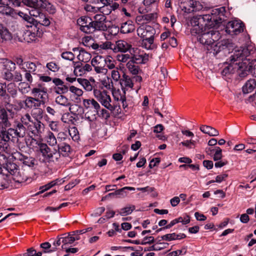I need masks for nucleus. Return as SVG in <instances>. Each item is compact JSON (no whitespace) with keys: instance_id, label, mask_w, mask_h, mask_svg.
<instances>
[{"instance_id":"1","label":"nucleus","mask_w":256,"mask_h":256,"mask_svg":"<svg viewBox=\"0 0 256 256\" xmlns=\"http://www.w3.org/2000/svg\"><path fill=\"white\" fill-rule=\"evenodd\" d=\"M212 16L210 14L198 15L194 16L190 22L192 28L190 32L192 35L197 36V39L202 44L210 46L214 51L218 46V41L220 38L218 31L208 28L214 26V24L210 23Z\"/></svg>"},{"instance_id":"2","label":"nucleus","mask_w":256,"mask_h":256,"mask_svg":"<svg viewBox=\"0 0 256 256\" xmlns=\"http://www.w3.org/2000/svg\"><path fill=\"white\" fill-rule=\"evenodd\" d=\"M254 52L255 49L252 46H248L235 50L234 54L230 56V61L236 62L235 68L240 77L244 78L250 71H252L250 59L247 58V57L253 54Z\"/></svg>"},{"instance_id":"3","label":"nucleus","mask_w":256,"mask_h":256,"mask_svg":"<svg viewBox=\"0 0 256 256\" xmlns=\"http://www.w3.org/2000/svg\"><path fill=\"white\" fill-rule=\"evenodd\" d=\"M3 78L11 82H18L22 80V76L18 70H15L16 64L12 60H6L4 62Z\"/></svg>"},{"instance_id":"4","label":"nucleus","mask_w":256,"mask_h":256,"mask_svg":"<svg viewBox=\"0 0 256 256\" xmlns=\"http://www.w3.org/2000/svg\"><path fill=\"white\" fill-rule=\"evenodd\" d=\"M94 94L96 100L106 108L110 111L115 110L116 107L111 104V98L106 90H103L102 91L94 88Z\"/></svg>"},{"instance_id":"5","label":"nucleus","mask_w":256,"mask_h":256,"mask_svg":"<svg viewBox=\"0 0 256 256\" xmlns=\"http://www.w3.org/2000/svg\"><path fill=\"white\" fill-rule=\"evenodd\" d=\"M42 156L49 162H57L60 160V154L57 150H51L46 144L40 143L38 144Z\"/></svg>"},{"instance_id":"6","label":"nucleus","mask_w":256,"mask_h":256,"mask_svg":"<svg viewBox=\"0 0 256 256\" xmlns=\"http://www.w3.org/2000/svg\"><path fill=\"white\" fill-rule=\"evenodd\" d=\"M33 88L31 89V94L38 99L42 104H44L48 97L47 88L42 83L32 84Z\"/></svg>"},{"instance_id":"7","label":"nucleus","mask_w":256,"mask_h":256,"mask_svg":"<svg viewBox=\"0 0 256 256\" xmlns=\"http://www.w3.org/2000/svg\"><path fill=\"white\" fill-rule=\"evenodd\" d=\"M154 30L148 25H142L137 29L138 35L144 39H146L150 44L154 43Z\"/></svg>"},{"instance_id":"8","label":"nucleus","mask_w":256,"mask_h":256,"mask_svg":"<svg viewBox=\"0 0 256 256\" xmlns=\"http://www.w3.org/2000/svg\"><path fill=\"white\" fill-rule=\"evenodd\" d=\"M105 64L104 56L100 55L94 56L91 60L92 66L97 74H106L108 73V70L105 67Z\"/></svg>"},{"instance_id":"9","label":"nucleus","mask_w":256,"mask_h":256,"mask_svg":"<svg viewBox=\"0 0 256 256\" xmlns=\"http://www.w3.org/2000/svg\"><path fill=\"white\" fill-rule=\"evenodd\" d=\"M244 24L240 20H233L228 22L226 31L228 34L238 35L244 31Z\"/></svg>"},{"instance_id":"10","label":"nucleus","mask_w":256,"mask_h":256,"mask_svg":"<svg viewBox=\"0 0 256 256\" xmlns=\"http://www.w3.org/2000/svg\"><path fill=\"white\" fill-rule=\"evenodd\" d=\"M77 23L81 31L87 34L94 32L92 20L90 18L82 16L78 20Z\"/></svg>"},{"instance_id":"11","label":"nucleus","mask_w":256,"mask_h":256,"mask_svg":"<svg viewBox=\"0 0 256 256\" xmlns=\"http://www.w3.org/2000/svg\"><path fill=\"white\" fill-rule=\"evenodd\" d=\"M92 21L94 32L96 30L106 31L107 30L106 26V16L104 14H97L94 17Z\"/></svg>"},{"instance_id":"12","label":"nucleus","mask_w":256,"mask_h":256,"mask_svg":"<svg viewBox=\"0 0 256 256\" xmlns=\"http://www.w3.org/2000/svg\"><path fill=\"white\" fill-rule=\"evenodd\" d=\"M28 130L34 136H39L44 132V125L40 120L36 119L28 125Z\"/></svg>"},{"instance_id":"13","label":"nucleus","mask_w":256,"mask_h":256,"mask_svg":"<svg viewBox=\"0 0 256 256\" xmlns=\"http://www.w3.org/2000/svg\"><path fill=\"white\" fill-rule=\"evenodd\" d=\"M12 157L16 160L20 161L25 166L29 167L33 166L34 164L35 160L34 158L24 156L19 152H14Z\"/></svg>"},{"instance_id":"14","label":"nucleus","mask_w":256,"mask_h":256,"mask_svg":"<svg viewBox=\"0 0 256 256\" xmlns=\"http://www.w3.org/2000/svg\"><path fill=\"white\" fill-rule=\"evenodd\" d=\"M10 4H12V2L8 0H6L0 4V13L14 17L16 14V12L8 6Z\"/></svg>"},{"instance_id":"15","label":"nucleus","mask_w":256,"mask_h":256,"mask_svg":"<svg viewBox=\"0 0 256 256\" xmlns=\"http://www.w3.org/2000/svg\"><path fill=\"white\" fill-rule=\"evenodd\" d=\"M132 48V45L124 40H118L116 42L112 48L114 52H126Z\"/></svg>"},{"instance_id":"16","label":"nucleus","mask_w":256,"mask_h":256,"mask_svg":"<svg viewBox=\"0 0 256 256\" xmlns=\"http://www.w3.org/2000/svg\"><path fill=\"white\" fill-rule=\"evenodd\" d=\"M256 90L254 94L250 97L256 96V78L248 80L242 87V92L244 94L251 92Z\"/></svg>"},{"instance_id":"17","label":"nucleus","mask_w":256,"mask_h":256,"mask_svg":"<svg viewBox=\"0 0 256 256\" xmlns=\"http://www.w3.org/2000/svg\"><path fill=\"white\" fill-rule=\"evenodd\" d=\"M126 190H134L135 188L134 187L125 186L116 190L113 192L109 193L108 196L116 198H123L126 197L127 195Z\"/></svg>"},{"instance_id":"18","label":"nucleus","mask_w":256,"mask_h":256,"mask_svg":"<svg viewBox=\"0 0 256 256\" xmlns=\"http://www.w3.org/2000/svg\"><path fill=\"white\" fill-rule=\"evenodd\" d=\"M12 140V137L8 134V130H2L0 134V142L2 145V151L4 150L8 147V143L10 140Z\"/></svg>"},{"instance_id":"19","label":"nucleus","mask_w":256,"mask_h":256,"mask_svg":"<svg viewBox=\"0 0 256 256\" xmlns=\"http://www.w3.org/2000/svg\"><path fill=\"white\" fill-rule=\"evenodd\" d=\"M25 107L28 108H37L40 106L42 103L34 96H27L24 101Z\"/></svg>"},{"instance_id":"20","label":"nucleus","mask_w":256,"mask_h":256,"mask_svg":"<svg viewBox=\"0 0 256 256\" xmlns=\"http://www.w3.org/2000/svg\"><path fill=\"white\" fill-rule=\"evenodd\" d=\"M46 0H22V3L30 8H44Z\"/></svg>"},{"instance_id":"21","label":"nucleus","mask_w":256,"mask_h":256,"mask_svg":"<svg viewBox=\"0 0 256 256\" xmlns=\"http://www.w3.org/2000/svg\"><path fill=\"white\" fill-rule=\"evenodd\" d=\"M58 148L57 152H59L60 158V154L64 156H68L71 152L70 146L66 142L59 143Z\"/></svg>"},{"instance_id":"22","label":"nucleus","mask_w":256,"mask_h":256,"mask_svg":"<svg viewBox=\"0 0 256 256\" xmlns=\"http://www.w3.org/2000/svg\"><path fill=\"white\" fill-rule=\"evenodd\" d=\"M225 12V8L224 7H221L220 8H216L214 10H212V12L211 13V14H210L212 16V20L210 22V23L214 24L213 22H214L216 24L218 23V20L215 18L216 16H218V18L219 20H222V16H224Z\"/></svg>"},{"instance_id":"23","label":"nucleus","mask_w":256,"mask_h":256,"mask_svg":"<svg viewBox=\"0 0 256 256\" xmlns=\"http://www.w3.org/2000/svg\"><path fill=\"white\" fill-rule=\"evenodd\" d=\"M6 108L0 106V120L2 126L8 128L10 126V123L8 120V114L6 112Z\"/></svg>"},{"instance_id":"24","label":"nucleus","mask_w":256,"mask_h":256,"mask_svg":"<svg viewBox=\"0 0 256 256\" xmlns=\"http://www.w3.org/2000/svg\"><path fill=\"white\" fill-rule=\"evenodd\" d=\"M83 105L84 107L86 108H94L96 112L100 109V105L94 99H84Z\"/></svg>"},{"instance_id":"25","label":"nucleus","mask_w":256,"mask_h":256,"mask_svg":"<svg viewBox=\"0 0 256 256\" xmlns=\"http://www.w3.org/2000/svg\"><path fill=\"white\" fill-rule=\"evenodd\" d=\"M0 100L2 106L6 108L7 110L10 112L9 108H12V105L10 104L11 98L10 96L7 92L0 96Z\"/></svg>"},{"instance_id":"26","label":"nucleus","mask_w":256,"mask_h":256,"mask_svg":"<svg viewBox=\"0 0 256 256\" xmlns=\"http://www.w3.org/2000/svg\"><path fill=\"white\" fill-rule=\"evenodd\" d=\"M11 38V34L8 28L2 24H0V42H3L10 40Z\"/></svg>"},{"instance_id":"27","label":"nucleus","mask_w":256,"mask_h":256,"mask_svg":"<svg viewBox=\"0 0 256 256\" xmlns=\"http://www.w3.org/2000/svg\"><path fill=\"white\" fill-rule=\"evenodd\" d=\"M200 130L202 132L211 136H216L219 134V132L217 130L208 126H202L200 127Z\"/></svg>"},{"instance_id":"28","label":"nucleus","mask_w":256,"mask_h":256,"mask_svg":"<svg viewBox=\"0 0 256 256\" xmlns=\"http://www.w3.org/2000/svg\"><path fill=\"white\" fill-rule=\"evenodd\" d=\"M125 242L136 244H142L145 245L146 244H151L154 242V238L153 236H145L143 240L140 242L139 240H126Z\"/></svg>"},{"instance_id":"29","label":"nucleus","mask_w":256,"mask_h":256,"mask_svg":"<svg viewBox=\"0 0 256 256\" xmlns=\"http://www.w3.org/2000/svg\"><path fill=\"white\" fill-rule=\"evenodd\" d=\"M134 26L131 21H128L123 23L120 27V32L123 34H128L134 30Z\"/></svg>"},{"instance_id":"30","label":"nucleus","mask_w":256,"mask_h":256,"mask_svg":"<svg viewBox=\"0 0 256 256\" xmlns=\"http://www.w3.org/2000/svg\"><path fill=\"white\" fill-rule=\"evenodd\" d=\"M17 134L18 140L19 138H22L26 135V128L20 122H18L14 128H13Z\"/></svg>"},{"instance_id":"31","label":"nucleus","mask_w":256,"mask_h":256,"mask_svg":"<svg viewBox=\"0 0 256 256\" xmlns=\"http://www.w3.org/2000/svg\"><path fill=\"white\" fill-rule=\"evenodd\" d=\"M126 66L129 72L133 75H137L140 71L139 66L134 64L133 61L129 60L126 64Z\"/></svg>"},{"instance_id":"32","label":"nucleus","mask_w":256,"mask_h":256,"mask_svg":"<svg viewBox=\"0 0 256 256\" xmlns=\"http://www.w3.org/2000/svg\"><path fill=\"white\" fill-rule=\"evenodd\" d=\"M120 83L122 86L124 85L125 87L130 88H132L134 85L132 78L125 74H124L122 76Z\"/></svg>"},{"instance_id":"33","label":"nucleus","mask_w":256,"mask_h":256,"mask_svg":"<svg viewBox=\"0 0 256 256\" xmlns=\"http://www.w3.org/2000/svg\"><path fill=\"white\" fill-rule=\"evenodd\" d=\"M55 102L57 104L65 107L70 106V100L62 94H60L56 96Z\"/></svg>"},{"instance_id":"34","label":"nucleus","mask_w":256,"mask_h":256,"mask_svg":"<svg viewBox=\"0 0 256 256\" xmlns=\"http://www.w3.org/2000/svg\"><path fill=\"white\" fill-rule=\"evenodd\" d=\"M4 168L12 175L16 174L18 172L17 165L11 162H6Z\"/></svg>"},{"instance_id":"35","label":"nucleus","mask_w":256,"mask_h":256,"mask_svg":"<svg viewBox=\"0 0 256 256\" xmlns=\"http://www.w3.org/2000/svg\"><path fill=\"white\" fill-rule=\"evenodd\" d=\"M79 54L78 56V58L79 60L86 62L90 60L91 54L84 50L81 48L79 50Z\"/></svg>"},{"instance_id":"36","label":"nucleus","mask_w":256,"mask_h":256,"mask_svg":"<svg viewBox=\"0 0 256 256\" xmlns=\"http://www.w3.org/2000/svg\"><path fill=\"white\" fill-rule=\"evenodd\" d=\"M6 88L9 94L13 98H16L18 92L15 83L10 82L7 85L6 84Z\"/></svg>"},{"instance_id":"37","label":"nucleus","mask_w":256,"mask_h":256,"mask_svg":"<svg viewBox=\"0 0 256 256\" xmlns=\"http://www.w3.org/2000/svg\"><path fill=\"white\" fill-rule=\"evenodd\" d=\"M232 63L230 64L228 66H226L224 68V70L222 72V74L223 76H226L228 75V74L234 73L236 69L235 68V64L236 63H234L235 62L231 61Z\"/></svg>"},{"instance_id":"38","label":"nucleus","mask_w":256,"mask_h":256,"mask_svg":"<svg viewBox=\"0 0 256 256\" xmlns=\"http://www.w3.org/2000/svg\"><path fill=\"white\" fill-rule=\"evenodd\" d=\"M77 81L86 91L90 92L93 89L92 86L88 80L79 78L77 79Z\"/></svg>"},{"instance_id":"39","label":"nucleus","mask_w":256,"mask_h":256,"mask_svg":"<svg viewBox=\"0 0 256 256\" xmlns=\"http://www.w3.org/2000/svg\"><path fill=\"white\" fill-rule=\"evenodd\" d=\"M135 208L136 206L134 205H130L121 208L119 211V214L122 216H126L131 214Z\"/></svg>"},{"instance_id":"40","label":"nucleus","mask_w":256,"mask_h":256,"mask_svg":"<svg viewBox=\"0 0 256 256\" xmlns=\"http://www.w3.org/2000/svg\"><path fill=\"white\" fill-rule=\"evenodd\" d=\"M46 140L47 143L50 146H54L57 144V138L54 134L50 131L47 133Z\"/></svg>"},{"instance_id":"41","label":"nucleus","mask_w":256,"mask_h":256,"mask_svg":"<svg viewBox=\"0 0 256 256\" xmlns=\"http://www.w3.org/2000/svg\"><path fill=\"white\" fill-rule=\"evenodd\" d=\"M68 107L70 112L74 115H79L83 112L82 108L78 104H72L70 102Z\"/></svg>"},{"instance_id":"42","label":"nucleus","mask_w":256,"mask_h":256,"mask_svg":"<svg viewBox=\"0 0 256 256\" xmlns=\"http://www.w3.org/2000/svg\"><path fill=\"white\" fill-rule=\"evenodd\" d=\"M106 62L105 67L110 70L114 69L116 67V62L113 60L112 58L110 56L104 57Z\"/></svg>"},{"instance_id":"43","label":"nucleus","mask_w":256,"mask_h":256,"mask_svg":"<svg viewBox=\"0 0 256 256\" xmlns=\"http://www.w3.org/2000/svg\"><path fill=\"white\" fill-rule=\"evenodd\" d=\"M37 24H40L41 25L44 26H48L50 24V21L49 19L46 17V16L42 13L38 18H36Z\"/></svg>"},{"instance_id":"44","label":"nucleus","mask_w":256,"mask_h":256,"mask_svg":"<svg viewBox=\"0 0 256 256\" xmlns=\"http://www.w3.org/2000/svg\"><path fill=\"white\" fill-rule=\"evenodd\" d=\"M20 122L21 124H22L23 125H25L27 126V128L28 127V125H30L31 122L33 121L32 120V118L30 114L28 113H26L22 116L20 118Z\"/></svg>"},{"instance_id":"45","label":"nucleus","mask_w":256,"mask_h":256,"mask_svg":"<svg viewBox=\"0 0 256 256\" xmlns=\"http://www.w3.org/2000/svg\"><path fill=\"white\" fill-rule=\"evenodd\" d=\"M9 184L7 176L0 174V190L8 188Z\"/></svg>"},{"instance_id":"46","label":"nucleus","mask_w":256,"mask_h":256,"mask_svg":"<svg viewBox=\"0 0 256 256\" xmlns=\"http://www.w3.org/2000/svg\"><path fill=\"white\" fill-rule=\"evenodd\" d=\"M120 4L118 2H114L110 0L108 6L106 8V10L104 12L106 14H110L112 10H115L119 8Z\"/></svg>"},{"instance_id":"47","label":"nucleus","mask_w":256,"mask_h":256,"mask_svg":"<svg viewBox=\"0 0 256 256\" xmlns=\"http://www.w3.org/2000/svg\"><path fill=\"white\" fill-rule=\"evenodd\" d=\"M32 85L28 83L22 82H20L18 84V90L22 94H26L28 92L30 88Z\"/></svg>"},{"instance_id":"48","label":"nucleus","mask_w":256,"mask_h":256,"mask_svg":"<svg viewBox=\"0 0 256 256\" xmlns=\"http://www.w3.org/2000/svg\"><path fill=\"white\" fill-rule=\"evenodd\" d=\"M111 76L113 80L115 82L120 81V74L119 68L115 67L114 69L111 70Z\"/></svg>"},{"instance_id":"49","label":"nucleus","mask_w":256,"mask_h":256,"mask_svg":"<svg viewBox=\"0 0 256 256\" xmlns=\"http://www.w3.org/2000/svg\"><path fill=\"white\" fill-rule=\"evenodd\" d=\"M24 64H26V68L27 70V72H32V74H36V66L34 62H25Z\"/></svg>"},{"instance_id":"50","label":"nucleus","mask_w":256,"mask_h":256,"mask_svg":"<svg viewBox=\"0 0 256 256\" xmlns=\"http://www.w3.org/2000/svg\"><path fill=\"white\" fill-rule=\"evenodd\" d=\"M68 134L74 140H76L79 138L78 132L75 126H72L68 130Z\"/></svg>"},{"instance_id":"51","label":"nucleus","mask_w":256,"mask_h":256,"mask_svg":"<svg viewBox=\"0 0 256 256\" xmlns=\"http://www.w3.org/2000/svg\"><path fill=\"white\" fill-rule=\"evenodd\" d=\"M46 66L49 70L53 72H58L60 68V66L54 62H48Z\"/></svg>"},{"instance_id":"52","label":"nucleus","mask_w":256,"mask_h":256,"mask_svg":"<svg viewBox=\"0 0 256 256\" xmlns=\"http://www.w3.org/2000/svg\"><path fill=\"white\" fill-rule=\"evenodd\" d=\"M21 70H22L23 72H24V77L25 80L28 82V84L29 83L31 84L33 81L32 76V72H27V70L25 67L21 68Z\"/></svg>"},{"instance_id":"53","label":"nucleus","mask_w":256,"mask_h":256,"mask_svg":"<svg viewBox=\"0 0 256 256\" xmlns=\"http://www.w3.org/2000/svg\"><path fill=\"white\" fill-rule=\"evenodd\" d=\"M31 10H29V14L31 16L38 18V17L42 14L40 12V8H31Z\"/></svg>"},{"instance_id":"54","label":"nucleus","mask_w":256,"mask_h":256,"mask_svg":"<svg viewBox=\"0 0 256 256\" xmlns=\"http://www.w3.org/2000/svg\"><path fill=\"white\" fill-rule=\"evenodd\" d=\"M222 150L218 147H215V152L214 155L213 159L214 161H218L222 158Z\"/></svg>"},{"instance_id":"55","label":"nucleus","mask_w":256,"mask_h":256,"mask_svg":"<svg viewBox=\"0 0 256 256\" xmlns=\"http://www.w3.org/2000/svg\"><path fill=\"white\" fill-rule=\"evenodd\" d=\"M180 144H182L188 148H192L195 147L196 142L192 140H186L181 142Z\"/></svg>"},{"instance_id":"56","label":"nucleus","mask_w":256,"mask_h":256,"mask_svg":"<svg viewBox=\"0 0 256 256\" xmlns=\"http://www.w3.org/2000/svg\"><path fill=\"white\" fill-rule=\"evenodd\" d=\"M74 73L75 75L76 76H80L86 73L84 70L82 66V64L80 65V64H78L75 66L74 70Z\"/></svg>"},{"instance_id":"57","label":"nucleus","mask_w":256,"mask_h":256,"mask_svg":"<svg viewBox=\"0 0 256 256\" xmlns=\"http://www.w3.org/2000/svg\"><path fill=\"white\" fill-rule=\"evenodd\" d=\"M68 134L66 132H59L57 135V140L59 143L65 142L64 141L68 140Z\"/></svg>"},{"instance_id":"58","label":"nucleus","mask_w":256,"mask_h":256,"mask_svg":"<svg viewBox=\"0 0 256 256\" xmlns=\"http://www.w3.org/2000/svg\"><path fill=\"white\" fill-rule=\"evenodd\" d=\"M54 90L56 93L61 94L66 92L68 91V88L64 84L62 86L56 87Z\"/></svg>"},{"instance_id":"59","label":"nucleus","mask_w":256,"mask_h":256,"mask_svg":"<svg viewBox=\"0 0 256 256\" xmlns=\"http://www.w3.org/2000/svg\"><path fill=\"white\" fill-rule=\"evenodd\" d=\"M61 56L62 58L70 61L73 60L74 58V55L70 52H64L62 54Z\"/></svg>"},{"instance_id":"60","label":"nucleus","mask_w":256,"mask_h":256,"mask_svg":"<svg viewBox=\"0 0 256 256\" xmlns=\"http://www.w3.org/2000/svg\"><path fill=\"white\" fill-rule=\"evenodd\" d=\"M75 241V239L74 236L68 234V236L62 238V242L64 245L72 244Z\"/></svg>"},{"instance_id":"61","label":"nucleus","mask_w":256,"mask_h":256,"mask_svg":"<svg viewBox=\"0 0 256 256\" xmlns=\"http://www.w3.org/2000/svg\"><path fill=\"white\" fill-rule=\"evenodd\" d=\"M130 58L128 54H118L116 56V60L122 62H126Z\"/></svg>"},{"instance_id":"62","label":"nucleus","mask_w":256,"mask_h":256,"mask_svg":"<svg viewBox=\"0 0 256 256\" xmlns=\"http://www.w3.org/2000/svg\"><path fill=\"white\" fill-rule=\"evenodd\" d=\"M69 90L71 92L78 96H80L83 94V91L81 89L78 88L74 86H70V87Z\"/></svg>"},{"instance_id":"63","label":"nucleus","mask_w":256,"mask_h":256,"mask_svg":"<svg viewBox=\"0 0 256 256\" xmlns=\"http://www.w3.org/2000/svg\"><path fill=\"white\" fill-rule=\"evenodd\" d=\"M36 34L30 31H27L24 34V39L26 40L28 42L30 41H34L35 40Z\"/></svg>"},{"instance_id":"64","label":"nucleus","mask_w":256,"mask_h":256,"mask_svg":"<svg viewBox=\"0 0 256 256\" xmlns=\"http://www.w3.org/2000/svg\"><path fill=\"white\" fill-rule=\"evenodd\" d=\"M98 110H98L96 114L100 117H101L105 120H107L110 118V114L107 110L102 108L100 112Z\"/></svg>"}]
</instances>
